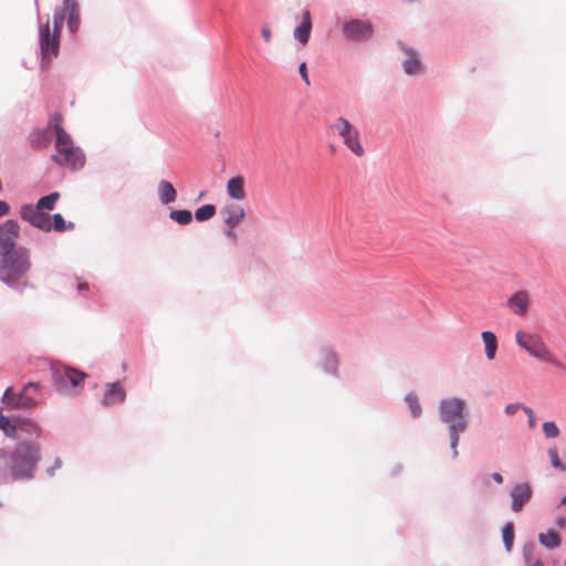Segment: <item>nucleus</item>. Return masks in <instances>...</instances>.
<instances>
[{
	"label": "nucleus",
	"instance_id": "nucleus-1",
	"mask_svg": "<svg viewBox=\"0 0 566 566\" xmlns=\"http://www.w3.org/2000/svg\"><path fill=\"white\" fill-rule=\"evenodd\" d=\"M41 459L40 447L22 441L17 444L9 457V472L13 480H31Z\"/></svg>",
	"mask_w": 566,
	"mask_h": 566
},
{
	"label": "nucleus",
	"instance_id": "nucleus-2",
	"mask_svg": "<svg viewBox=\"0 0 566 566\" xmlns=\"http://www.w3.org/2000/svg\"><path fill=\"white\" fill-rule=\"evenodd\" d=\"M0 256V280L7 284L19 282L31 268L30 252L25 248H17Z\"/></svg>",
	"mask_w": 566,
	"mask_h": 566
},
{
	"label": "nucleus",
	"instance_id": "nucleus-3",
	"mask_svg": "<svg viewBox=\"0 0 566 566\" xmlns=\"http://www.w3.org/2000/svg\"><path fill=\"white\" fill-rule=\"evenodd\" d=\"M55 154L52 160L60 166L72 170L81 169L85 165V156L80 147H76L65 129L59 130L55 137Z\"/></svg>",
	"mask_w": 566,
	"mask_h": 566
},
{
	"label": "nucleus",
	"instance_id": "nucleus-4",
	"mask_svg": "<svg viewBox=\"0 0 566 566\" xmlns=\"http://www.w3.org/2000/svg\"><path fill=\"white\" fill-rule=\"evenodd\" d=\"M515 342L532 357L557 368L563 366L553 352L547 347L542 336L537 333L517 331L515 333Z\"/></svg>",
	"mask_w": 566,
	"mask_h": 566
},
{
	"label": "nucleus",
	"instance_id": "nucleus-5",
	"mask_svg": "<svg viewBox=\"0 0 566 566\" xmlns=\"http://www.w3.org/2000/svg\"><path fill=\"white\" fill-rule=\"evenodd\" d=\"M63 21L64 13L59 12V9H56L52 18V28L49 20L40 28V48L44 62H50L59 53L60 33Z\"/></svg>",
	"mask_w": 566,
	"mask_h": 566
},
{
	"label": "nucleus",
	"instance_id": "nucleus-6",
	"mask_svg": "<svg viewBox=\"0 0 566 566\" xmlns=\"http://www.w3.org/2000/svg\"><path fill=\"white\" fill-rule=\"evenodd\" d=\"M31 389L39 391L40 385L38 382H29L19 395H15L13 389L8 387L3 394L2 401L11 409H34L38 401L34 397L29 395Z\"/></svg>",
	"mask_w": 566,
	"mask_h": 566
},
{
	"label": "nucleus",
	"instance_id": "nucleus-7",
	"mask_svg": "<svg viewBox=\"0 0 566 566\" xmlns=\"http://www.w3.org/2000/svg\"><path fill=\"white\" fill-rule=\"evenodd\" d=\"M332 128L343 138L346 147L357 157L365 154L364 147L359 142L358 130L344 117H338L333 123Z\"/></svg>",
	"mask_w": 566,
	"mask_h": 566
},
{
	"label": "nucleus",
	"instance_id": "nucleus-8",
	"mask_svg": "<svg viewBox=\"0 0 566 566\" xmlns=\"http://www.w3.org/2000/svg\"><path fill=\"white\" fill-rule=\"evenodd\" d=\"M464 406V401L459 398L442 400L439 407L441 420L448 423L449 428H452V424H458L459 422L467 423Z\"/></svg>",
	"mask_w": 566,
	"mask_h": 566
},
{
	"label": "nucleus",
	"instance_id": "nucleus-9",
	"mask_svg": "<svg viewBox=\"0 0 566 566\" xmlns=\"http://www.w3.org/2000/svg\"><path fill=\"white\" fill-rule=\"evenodd\" d=\"M20 217L33 227L43 230H52L51 217L36 206L25 205L20 209Z\"/></svg>",
	"mask_w": 566,
	"mask_h": 566
},
{
	"label": "nucleus",
	"instance_id": "nucleus-10",
	"mask_svg": "<svg viewBox=\"0 0 566 566\" xmlns=\"http://www.w3.org/2000/svg\"><path fill=\"white\" fill-rule=\"evenodd\" d=\"M20 227L15 220H7L0 227V255L13 252L19 238Z\"/></svg>",
	"mask_w": 566,
	"mask_h": 566
},
{
	"label": "nucleus",
	"instance_id": "nucleus-11",
	"mask_svg": "<svg viewBox=\"0 0 566 566\" xmlns=\"http://www.w3.org/2000/svg\"><path fill=\"white\" fill-rule=\"evenodd\" d=\"M343 33L350 41H363L371 36L373 27L367 21L355 19L343 25Z\"/></svg>",
	"mask_w": 566,
	"mask_h": 566
},
{
	"label": "nucleus",
	"instance_id": "nucleus-12",
	"mask_svg": "<svg viewBox=\"0 0 566 566\" xmlns=\"http://www.w3.org/2000/svg\"><path fill=\"white\" fill-rule=\"evenodd\" d=\"M126 396L127 394L124 381L117 380L114 382H107L105 385L104 395L102 397L101 403L104 407L120 405L125 402Z\"/></svg>",
	"mask_w": 566,
	"mask_h": 566
},
{
	"label": "nucleus",
	"instance_id": "nucleus-13",
	"mask_svg": "<svg viewBox=\"0 0 566 566\" xmlns=\"http://www.w3.org/2000/svg\"><path fill=\"white\" fill-rule=\"evenodd\" d=\"M86 377V374L71 367L56 368L53 371V379L57 386L65 387L71 385L76 387Z\"/></svg>",
	"mask_w": 566,
	"mask_h": 566
},
{
	"label": "nucleus",
	"instance_id": "nucleus-14",
	"mask_svg": "<svg viewBox=\"0 0 566 566\" xmlns=\"http://www.w3.org/2000/svg\"><path fill=\"white\" fill-rule=\"evenodd\" d=\"M531 297L527 291L520 290L507 300V307L516 315L524 316L528 311Z\"/></svg>",
	"mask_w": 566,
	"mask_h": 566
},
{
	"label": "nucleus",
	"instance_id": "nucleus-15",
	"mask_svg": "<svg viewBox=\"0 0 566 566\" xmlns=\"http://www.w3.org/2000/svg\"><path fill=\"white\" fill-rule=\"evenodd\" d=\"M512 511L517 513L532 497V489L527 483L516 484L511 490Z\"/></svg>",
	"mask_w": 566,
	"mask_h": 566
},
{
	"label": "nucleus",
	"instance_id": "nucleus-16",
	"mask_svg": "<svg viewBox=\"0 0 566 566\" xmlns=\"http://www.w3.org/2000/svg\"><path fill=\"white\" fill-rule=\"evenodd\" d=\"M59 12L67 15V25L72 33L76 32L81 24L80 8L75 0H64V6Z\"/></svg>",
	"mask_w": 566,
	"mask_h": 566
},
{
	"label": "nucleus",
	"instance_id": "nucleus-17",
	"mask_svg": "<svg viewBox=\"0 0 566 566\" xmlns=\"http://www.w3.org/2000/svg\"><path fill=\"white\" fill-rule=\"evenodd\" d=\"M407 57L402 63L403 71L409 75H416L422 72V65L416 51L405 45L401 46Z\"/></svg>",
	"mask_w": 566,
	"mask_h": 566
},
{
	"label": "nucleus",
	"instance_id": "nucleus-18",
	"mask_svg": "<svg viewBox=\"0 0 566 566\" xmlns=\"http://www.w3.org/2000/svg\"><path fill=\"white\" fill-rule=\"evenodd\" d=\"M228 228L234 229L245 217V211L237 205H229L222 210Z\"/></svg>",
	"mask_w": 566,
	"mask_h": 566
},
{
	"label": "nucleus",
	"instance_id": "nucleus-19",
	"mask_svg": "<svg viewBox=\"0 0 566 566\" xmlns=\"http://www.w3.org/2000/svg\"><path fill=\"white\" fill-rule=\"evenodd\" d=\"M227 193L235 200L245 198L244 179L241 176L232 177L227 182Z\"/></svg>",
	"mask_w": 566,
	"mask_h": 566
},
{
	"label": "nucleus",
	"instance_id": "nucleus-20",
	"mask_svg": "<svg viewBox=\"0 0 566 566\" xmlns=\"http://www.w3.org/2000/svg\"><path fill=\"white\" fill-rule=\"evenodd\" d=\"M312 30V21L310 11H305L303 14L302 23L294 30L295 39L305 45L308 42Z\"/></svg>",
	"mask_w": 566,
	"mask_h": 566
},
{
	"label": "nucleus",
	"instance_id": "nucleus-21",
	"mask_svg": "<svg viewBox=\"0 0 566 566\" xmlns=\"http://www.w3.org/2000/svg\"><path fill=\"white\" fill-rule=\"evenodd\" d=\"M158 196L161 203L168 205L176 200L177 191L171 182L160 180L158 184Z\"/></svg>",
	"mask_w": 566,
	"mask_h": 566
},
{
	"label": "nucleus",
	"instance_id": "nucleus-22",
	"mask_svg": "<svg viewBox=\"0 0 566 566\" xmlns=\"http://www.w3.org/2000/svg\"><path fill=\"white\" fill-rule=\"evenodd\" d=\"M482 340L484 343V352L485 356L489 360H493L497 350V338L493 332L484 331L481 334Z\"/></svg>",
	"mask_w": 566,
	"mask_h": 566
},
{
	"label": "nucleus",
	"instance_id": "nucleus-23",
	"mask_svg": "<svg viewBox=\"0 0 566 566\" xmlns=\"http://www.w3.org/2000/svg\"><path fill=\"white\" fill-rule=\"evenodd\" d=\"M467 429V423L459 422L458 424H452V428H449L450 433V444L453 450V457H458V443L460 433L464 432Z\"/></svg>",
	"mask_w": 566,
	"mask_h": 566
},
{
	"label": "nucleus",
	"instance_id": "nucleus-24",
	"mask_svg": "<svg viewBox=\"0 0 566 566\" xmlns=\"http://www.w3.org/2000/svg\"><path fill=\"white\" fill-rule=\"evenodd\" d=\"M539 543L547 548H556L560 545V537L555 531H548L538 535Z\"/></svg>",
	"mask_w": 566,
	"mask_h": 566
},
{
	"label": "nucleus",
	"instance_id": "nucleus-25",
	"mask_svg": "<svg viewBox=\"0 0 566 566\" xmlns=\"http://www.w3.org/2000/svg\"><path fill=\"white\" fill-rule=\"evenodd\" d=\"M59 198H60L59 192H51L50 195L40 198L35 206L39 209H41L42 211H44V210L51 211L54 209L55 203Z\"/></svg>",
	"mask_w": 566,
	"mask_h": 566
},
{
	"label": "nucleus",
	"instance_id": "nucleus-26",
	"mask_svg": "<svg viewBox=\"0 0 566 566\" xmlns=\"http://www.w3.org/2000/svg\"><path fill=\"white\" fill-rule=\"evenodd\" d=\"M216 214V207L211 203L203 205L198 208L195 212V217L198 221H207Z\"/></svg>",
	"mask_w": 566,
	"mask_h": 566
},
{
	"label": "nucleus",
	"instance_id": "nucleus-27",
	"mask_svg": "<svg viewBox=\"0 0 566 566\" xmlns=\"http://www.w3.org/2000/svg\"><path fill=\"white\" fill-rule=\"evenodd\" d=\"M169 217L182 226L189 224L192 220V213L189 210H172Z\"/></svg>",
	"mask_w": 566,
	"mask_h": 566
},
{
	"label": "nucleus",
	"instance_id": "nucleus-28",
	"mask_svg": "<svg viewBox=\"0 0 566 566\" xmlns=\"http://www.w3.org/2000/svg\"><path fill=\"white\" fill-rule=\"evenodd\" d=\"M502 537L506 551H511L514 542V526L513 523H506L502 530Z\"/></svg>",
	"mask_w": 566,
	"mask_h": 566
},
{
	"label": "nucleus",
	"instance_id": "nucleus-29",
	"mask_svg": "<svg viewBox=\"0 0 566 566\" xmlns=\"http://www.w3.org/2000/svg\"><path fill=\"white\" fill-rule=\"evenodd\" d=\"M406 402L409 406L412 417L418 418L421 415V406L419 403L418 397L413 394H408L406 396Z\"/></svg>",
	"mask_w": 566,
	"mask_h": 566
},
{
	"label": "nucleus",
	"instance_id": "nucleus-30",
	"mask_svg": "<svg viewBox=\"0 0 566 566\" xmlns=\"http://www.w3.org/2000/svg\"><path fill=\"white\" fill-rule=\"evenodd\" d=\"M547 453L552 465L557 470L566 472V461L564 463L560 461L557 449L549 448Z\"/></svg>",
	"mask_w": 566,
	"mask_h": 566
},
{
	"label": "nucleus",
	"instance_id": "nucleus-31",
	"mask_svg": "<svg viewBox=\"0 0 566 566\" xmlns=\"http://www.w3.org/2000/svg\"><path fill=\"white\" fill-rule=\"evenodd\" d=\"M31 144L35 148H44L49 145V138L45 132H38L33 134Z\"/></svg>",
	"mask_w": 566,
	"mask_h": 566
},
{
	"label": "nucleus",
	"instance_id": "nucleus-32",
	"mask_svg": "<svg viewBox=\"0 0 566 566\" xmlns=\"http://www.w3.org/2000/svg\"><path fill=\"white\" fill-rule=\"evenodd\" d=\"M543 432L546 438H556L559 434V429L554 421H546L543 423Z\"/></svg>",
	"mask_w": 566,
	"mask_h": 566
},
{
	"label": "nucleus",
	"instance_id": "nucleus-33",
	"mask_svg": "<svg viewBox=\"0 0 566 566\" xmlns=\"http://www.w3.org/2000/svg\"><path fill=\"white\" fill-rule=\"evenodd\" d=\"M51 226L55 231L62 232L66 229V223L62 214L55 213L51 217Z\"/></svg>",
	"mask_w": 566,
	"mask_h": 566
},
{
	"label": "nucleus",
	"instance_id": "nucleus-34",
	"mask_svg": "<svg viewBox=\"0 0 566 566\" xmlns=\"http://www.w3.org/2000/svg\"><path fill=\"white\" fill-rule=\"evenodd\" d=\"M63 116L60 113H56L53 115V117L50 120V126H53L55 137L59 136V130L64 129L62 127Z\"/></svg>",
	"mask_w": 566,
	"mask_h": 566
},
{
	"label": "nucleus",
	"instance_id": "nucleus-35",
	"mask_svg": "<svg viewBox=\"0 0 566 566\" xmlns=\"http://www.w3.org/2000/svg\"><path fill=\"white\" fill-rule=\"evenodd\" d=\"M298 72H300L303 81L305 82V84L310 85V78H308V75H307V67H306V63L305 62H302L300 64Z\"/></svg>",
	"mask_w": 566,
	"mask_h": 566
},
{
	"label": "nucleus",
	"instance_id": "nucleus-36",
	"mask_svg": "<svg viewBox=\"0 0 566 566\" xmlns=\"http://www.w3.org/2000/svg\"><path fill=\"white\" fill-rule=\"evenodd\" d=\"M522 408L528 417L530 428H534L535 427V415H534L533 410L528 407H522Z\"/></svg>",
	"mask_w": 566,
	"mask_h": 566
},
{
	"label": "nucleus",
	"instance_id": "nucleus-37",
	"mask_svg": "<svg viewBox=\"0 0 566 566\" xmlns=\"http://www.w3.org/2000/svg\"><path fill=\"white\" fill-rule=\"evenodd\" d=\"M8 427H10L9 419L2 413V410L0 409V429L1 430H8Z\"/></svg>",
	"mask_w": 566,
	"mask_h": 566
},
{
	"label": "nucleus",
	"instance_id": "nucleus-38",
	"mask_svg": "<svg viewBox=\"0 0 566 566\" xmlns=\"http://www.w3.org/2000/svg\"><path fill=\"white\" fill-rule=\"evenodd\" d=\"M521 408L520 403H510L505 407V412L507 415H514L517 412V410Z\"/></svg>",
	"mask_w": 566,
	"mask_h": 566
},
{
	"label": "nucleus",
	"instance_id": "nucleus-39",
	"mask_svg": "<svg viewBox=\"0 0 566 566\" xmlns=\"http://www.w3.org/2000/svg\"><path fill=\"white\" fill-rule=\"evenodd\" d=\"M262 36L265 42H268V43L271 42L272 33H271V29L268 25H264L262 28Z\"/></svg>",
	"mask_w": 566,
	"mask_h": 566
},
{
	"label": "nucleus",
	"instance_id": "nucleus-40",
	"mask_svg": "<svg viewBox=\"0 0 566 566\" xmlns=\"http://www.w3.org/2000/svg\"><path fill=\"white\" fill-rule=\"evenodd\" d=\"M9 211V205L6 201L0 200V217L7 216Z\"/></svg>",
	"mask_w": 566,
	"mask_h": 566
},
{
	"label": "nucleus",
	"instance_id": "nucleus-41",
	"mask_svg": "<svg viewBox=\"0 0 566 566\" xmlns=\"http://www.w3.org/2000/svg\"><path fill=\"white\" fill-rule=\"evenodd\" d=\"M3 432L6 433V436L8 437H11V438H14L15 437V432H17V429L14 426H12L10 423V427H8V430H3Z\"/></svg>",
	"mask_w": 566,
	"mask_h": 566
},
{
	"label": "nucleus",
	"instance_id": "nucleus-42",
	"mask_svg": "<svg viewBox=\"0 0 566 566\" xmlns=\"http://www.w3.org/2000/svg\"><path fill=\"white\" fill-rule=\"evenodd\" d=\"M492 479L499 484L503 482V476L497 472L492 474Z\"/></svg>",
	"mask_w": 566,
	"mask_h": 566
},
{
	"label": "nucleus",
	"instance_id": "nucleus-43",
	"mask_svg": "<svg viewBox=\"0 0 566 566\" xmlns=\"http://www.w3.org/2000/svg\"><path fill=\"white\" fill-rule=\"evenodd\" d=\"M227 235L233 240L237 239V235L234 233V229L228 228Z\"/></svg>",
	"mask_w": 566,
	"mask_h": 566
},
{
	"label": "nucleus",
	"instance_id": "nucleus-44",
	"mask_svg": "<svg viewBox=\"0 0 566 566\" xmlns=\"http://www.w3.org/2000/svg\"><path fill=\"white\" fill-rule=\"evenodd\" d=\"M60 467H61V460H59V459H57V460L55 461L54 467H52V468L49 470V473L52 475V474L54 473V472H53V471H54V469L60 468Z\"/></svg>",
	"mask_w": 566,
	"mask_h": 566
},
{
	"label": "nucleus",
	"instance_id": "nucleus-45",
	"mask_svg": "<svg viewBox=\"0 0 566 566\" xmlns=\"http://www.w3.org/2000/svg\"><path fill=\"white\" fill-rule=\"evenodd\" d=\"M565 524H566V520H565V518H558V520H557V525H558L559 527H564V526H565Z\"/></svg>",
	"mask_w": 566,
	"mask_h": 566
},
{
	"label": "nucleus",
	"instance_id": "nucleus-46",
	"mask_svg": "<svg viewBox=\"0 0 566 566\" xmlns=\"http://www.w3.org/2000/svg\"><path fill=\"white\" fill-rule=\"evenodd\" d=\"M77 289H78L80 291L86 290V289H87V284H86V283H80V284H78V286H77Z\"/></svg>",
	"mask_w": 566,
	"mask_h": 566
},
{
	"label": "nucleus",
	"instance_id": "nucleus-47",
	"mask_svg": "<svg viewBox=\"0 0 566 566\" xmlns=\"http://www.w3.org/2000/svg\"><path fill=\"white\" fill-rule=\"evenodd\" d=\"M532 566H543V563L539 559H536Z\"/></svg>",
	"mask_w": 566,
	"mask_h": 566
},
{
	"label": "nucleus",
	"instance_id": "nucleus-48",
	"mask_svg": "<svg viewBox=\"0 0 566 566\" xmlns=\"http://www.w3.org/2000/svg\"><path fill=\"white\" fill-rule=\"evenodd\" d=\"M560 504H566V495L562 499Z\"/></svg>",
	"mask_w": 566,
	"mask_h": 566
}]
</instances>
